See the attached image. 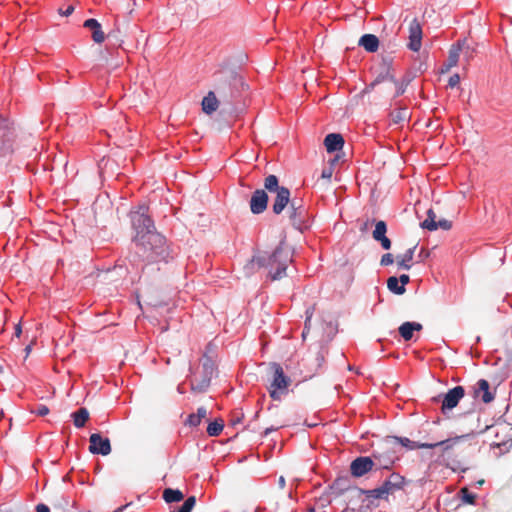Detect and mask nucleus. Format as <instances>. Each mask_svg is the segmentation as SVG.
Returning a JSON list of instances; mask_svg holds the SVG:
<instances>
[{"label":"nucleus","mask_w":512,"mask_h":512,"mask_svg":"<svg viewBox=\"0 0 512 512\" xmlns=\"http://www.w3.org/2000/svg\"><path fill=\"white\" fill-rule=\"evenodd\" d=\"M130 220L135 235L132 239L134 251L126 257L128 262L136 269L144 264L168 262L172 258L169 246L165 237L156 231L148 208L141 205L132 210Z\"/></svg>","instance_id":"obj_1"},{"label":"nucleus","mask_w":512,"mask_h":512,"mask_svg":"<svg viewBox=\"0 0 512 512\" xmlns=\"http://www.w3.org/2000/svg\"><path fill=\"white\" fill-rule=\"evenodd\" d=\"M256 259L260 266L267 270V277L272 281L285 277L286 270L292 262V251L287 245L280 243L273 252L258 251Z\"/></svg>","instance_id":"obj_2"},{"label":"nucleus","mask_w":512,"mask_h":512,"mask_svg":"<svg viewBox=\"0 0 512 512\" xmlns=\"http://www.w3.org/2000/svg\"><path fill=\"white\" fill-rule=\"evenodd\" d=\"M216 370L215 362L207 355L201 360V371L193 374L190 380L191 389L197 392H204L210 386L211 379Z\"/></svg>","instance_id":"obj_3"},{"label":"nucleus","mask_w":512,"mask_h":512,"mask_svg":"<svg viewBox=\"0 0 512 512\" xmlns=\"http://www.w3.org/2000/svg\"><path fill=\"white\" fill-rule=\"evenodd\" d=\"M272 379L268 387L270 397L273 400H279L281 394L285 393L291 383V379L285 375L280 364L273 362L270 364Z\"/></svg>","instance_id":"obj_4"},{"label":"nucleus","mask_w":512,"mask_h":512,"mask_svg":"<svg viewBox=\"0 0 512 512\" xmlns=\"http://www.w3.org/2000/svg\"><path fill=\"white\" fill-rule=\"evenodd\" d=\"M373 74L375 76L373 85H379L386 81H394L395 69L393 66V60L385 57L373 67Z\"/></svg>","instance_id":"obj_5"},{"label":"nucleus","mask_w":512,"mask_h":512,"mask_svg":"<svg viewBox=\"0 0 512 512\" xmlns=\"http://www.w3.org/2000/svg\"><path fill=\"white\" fill-rule=\"evenodd\" d=\"M465 390L462 386H456L450 389L446 394H444L442 399L441 411L443 414H446L448 411L455 408L459 401L464 397Z\"/></svg>","instance_id":"obj_6"},{"label":"nucleus","mask_w":512,"mask_h":512,"mask_svg":"<svg viewBox=\"0 0 512 512\" xmlns=\"http://www.w3.org/2000/svg\"><path fill=\"white\" fill-rule=\"evenodd\" d=\"M13 129L10 121L0 116V156L10 151Z\"/></svg>","instance_id":"obj_7"},{"label":"nucleus","mask_w":512,"mask_h":512,"mask_svg":"<svg viewBox=\"0 0 512 512\" xmlns=\"http://www.w3.org/2000/svg\"><path fill=\"white\" fill-rule=\"evenodd\" d=\"M409 42L407 47L418 52L422 46V26L417 18H414L409 24Z\"/></svg>","instance_id":"obj_8"},{"label":"nucleus","mask_w":512,"mask_h":512,"mask_svg":"<svg viewBox=\"0 0 512 512\" xmlns=\"http://www.w3.org/2000/svg\"><path fill=\"white\" fill-rule=\"evenodd\" d=\"M89 451L92 454H100L106 456L111 452V444L108 438L102 437L99 433L90 435Z\"/></svg>","instance_id":"obj_9"},{"label":"nucleus","mask_w":512,"mask_h":512,"mask_svg":"<svg viewBox=\"0 0 512 512\" xmlns=\"http://www.w3.org/2000/svg\"><path fill=\"white\" fill-rule=\"evenodd\" d=\"M376 466V462L370 457H357L350 465L351 474L355 477H362Z\"/></svg>","instance_id":"obj_10"},{"label":"nucleus","mask_w":512,"mask_h":512,"mask_svg":"<svg viewBox=\"0 0 512 512\" xmlns=\"http://www.w3.org/2000/svg\"><path fill=\"white\" fill-rule=\"evenodd\" d=\"M268 194L263 189H257L253 192L250 199V210L253 214H261L267 209Z\"/></svg>","instance_id":"obj_11"},{"label":"nucleus","mask_w":512,"mask_h":512,"mask_svg":"<svg viewBox=\"0 0 512 512\" xmlns=\"http://www.w3.org/2000/svg\"><path fill=\"white\" fill-rule=\"evenodd\" d=\"M275 198L272 204V211L274 214H281L290 202V190L287 187H281L277 192H274Z\"/></svg>","instance_id":"obj_12"},{"label":"nucleus","mask_w":512,"mask_h":512,"mask_svg":"<svg viewBox=\"0 0 512 512\" xmlns=\"http://www.w3.org/2000/svg\"><path fill=\"white\" fill-rule=\"evenodd\" d=\"M289 219L293 227L298 230H303L307 228V209L306 207H298L294 208V210H289Z\"/></svg>","instance_id":"obj_13"},{"label":"nucleus","mask_w":512,"mask_h":512,"mask_svg":"<svg viewBox=\"0 0 512 512\" xmlns=\"http://www.w3.org/2000/svg\"><path fill=\"white\" fill-rule=\"evenodd\" d=\"M83 26L91 31V37L95 43H102L105 40V33L98 20L89 18L84 21Z\"/></svg>","instance_id":"obj_14"},{"label":"nucleus","mask_w":512,"mask_h":512,"mask_svg":"<svg viewBox=\"0 0 512 512\" xmlns=\"http://www.w3.org/2000/svg\"><path fill=\"white\" fill-rule=\"evenodd\" d=\"M389 441L392 443L400 444L401 446L405 447L407 450L432 449V445H429V443L412 441L407 437L392 436V437H390Z\"/></svg>","instance_id":"obj_15"},{"label":"nucleus","mask_w":512,"mask_h":512,"mask_svg":"<svg viewBox=\"0 0 512 512\" xmlns=\"http://www.w3.org/2000/svg\"><path fill=\"white\" fill-rule=\"evenodd\" d=\"M324 145L329 153L339 151L344 145L343 136L338 133H330L325 137Z\"/></svg>","instance_id":"obj_16"},{"label":"nucleus","mask_w":512,"mask_h":512,"mask_svg":"<svg viewBox=\"0 0 512 512\" xmlns=\"http://www.w3.org/2000/svg\"><path fill=\"white\" fill-rule=\"evenodd\" d=\"M423 329L422 324L418 322H404L398 328L400 336L405 341H410L413 338V333L415 331H421Z\"/></svg>","instance_id":"obj_17"},{"label":"nucleus","mask_w":512,"mask_h":512,"mask_svg":"<svg viewBox=\"0 0 512 512\" xmlns=\"http://www.w3.org/2000/svg\"><path fill=\"white\" fill-rule=\"evenodd\" d=\"M475 389V396L481 397L484 403H490L494 399V394L489 390V382L485 379L478 380Z\"/></svg>","instance_id":"obj_18"},{"label":"nucleus","mask_w":512,"mask_h":512,"mask_svg":"<svg viewBox=\"0 0 512 512\" xmlns=\"http://www.w3.org/2000/svg\"><path fill=\"white\" fill-rule=\"evenodd\" d=\"M367 52H376L379 48V39L373 34H364L358 42Z\"/></svg>","instance_id":"obj_19"},{"label":"nucleus","mask_w":512,"mask_h":512,"mask_svg":"<svg viewBox=\"0 0 512 512\" xmlns=\"http://www.w3.org/2000/svg\"><path fill=\"white\" fill-rule=\"evenodd\" d=\"M404 484V477L399 473L390 474L389 478L383 482V486L388 490V493L391 494L395 490L401 489Z\"/></svg>","instance_id":"obj_20"},{"label":"nucleus","mask_w":512,"mask_h":512,"mask_svg":"<svg viewBox=\"0 0 512 512\" xmlns=\"http://www.w3.org/2000/svg\"><path fill=\"white\" fill-rule=\"evenodd\" d=\"M416 247L417 246H413L407 249L402 255L397 256V264L399 268L409 270L412 267Z\"/></svg>","instance_id":"obj_21"},{"label":"nucleus","mask_w":512,"mask_h":512,"mask_svg":"<svg viewBox=\"0 0 512 512\" xmlns=\"http://www.w3.org/2000/svg\"><path fill=\"white\" fill-rule=\"evenodd\" d=\"M218 106V99L212 91H210L202 100V109L207 114H212L215 112Z\"/></svg>","instance_id":"obj_22"},{"label":"nucleus","mask_w":512,"mask_h":512,"mask_svg":"<svg viewBox=\"0 0 512 512\" xmlns=\"http://www.w3.org/2000/svg\"><path fill=\"white\" fill-rule=\"evenodd\" d=\"M461 48L456 43L453 44L449 50L448 59L445 64V70L448 71L458 64Z\"/></svg>","instance_id":"obj_23"},{"label":"nucleus","mask_w":512,"mask_h":512,"mask_svg":"<svg viewBox=\"0 0 512 512\" xmlns=\"http://www.w3.org/2000/svg\"><path fill=\"white\" fill-rule=\"evenodd\" d=\"M465 435L462 436H456L453 438H449L446 440H442L435 443H429V445H432V448L441 447L444 452L454 448L456 444H458L460 441L465 439Z\"/></svg>","instance_id":"obj_24"},{"label":"nucleus","mask_w":512,"mask_h":512,"mask_svg":"<svg viewBox=\"0 0 512 512\" xmlns=\"http://www.w3.org/2000/svg\"><path fill=\"white\" fill-rule=\"evenodd\" d=\"M456 44L460 46L464 59L467 62L470 61L475 53L474 46L467 39H460Z\"/></svg>","instance_id":"obj_25"},{"label":"nucleus","mask_w":512,"mask_h":512,"mask_svg":"<svg viewBox=\"0 0 512 512\" xmlns=\"http://www.w3.org/2000/svg\"><path fill=\"white\" fill-rule=\"evenodd\" d=\"M72 418L75 427L82 428L84 427L86 421L89 419V412L86 408L82 407L72 413Z\"/></svg>","instance_id":"obj_26"},{"label":"nucleus","mask_w":512,"mask_h":512,"mask_svg":"<svg viewBox=\"0 0 512 512\" xmlns=\"http://www.w3.org/2000/svg\"><path fill=\"white\" fill-rule=\"evenodd\" d=\"M183 498H184L183 493L178 489L166 488L163 491V499L167 503L179 502V501L183 500Z\"/></svg>","instance_id":"obj_27"},{"label":"nucleus","mask_w":512,"mask_h":512,"mask_svg":"<svg viewBox=\"0 0 512 512\" xmlns=\"http://www.w3.org/2000/svg\"><path fill=\"white\" fill-rule=\"evenodd\" d=\"M207 415V410L206 408L204 407H199L197 409V413L195 414H190L187 418V421H186V424L190 425V426H198L202 419L205 418Z\"/></svg>","instance_id":"obj_28"},{"label":"nucleus","mask_w":512,"mask_h":512,"mask_svg":"<svg viewBox=\"0 0 512 512\" xmlns=\"http://www.w3.org/2000/svg\"><path fill=\"white\" fill-rule=\"evenodd\" d=\"M423 229H427L429 231L437 230L436 226V214L433 209L427 210V218L420 224Z\"/></svg>","instance_id":"obj_29"},{"label":"nucleus","mask_w":512,"mask_h":512,"mask_svg":"<svg viewBox=\"0 0 512 512\" xmlns=\"http://www.w3.org/2000/svg\"><path fill=\"white\" fill-rule=\"evenodd\" d=\"M264 187L271 193L277 192L281 189L282 186L279 185L278 177L271 174L268 175L264 180Z\"/></svg>","instance_id":"obj_30"},{"label":"nucleus","mask_w":512,"mask_h":512,"mask_svg":"<svg viewBox=\"0 0 512 512\" xmlns=\"http://www.w3.org/2000/svg\"><path fill=\"white\" fill-rule=\"evenodd\" d=\"M399 283L400 282H399L398 278L395 276H392V277H389L387 280V287L392 293L397 294V295H402L406 291V289L403 285H401Z\"/></svg>","instance_id":"obj_31"},{"label":"nucleus","mask_w":512,"mask_h":512,"mask_svg":"<svg viewBox=\"0 0 512 512\" xmlns=\"http://www.w3.org/2000/svg\"><path fill=\"white\" fill-rule=\"evenodd\" d=\"M261 268H263V266H260V264L258 263L255 253L253 257L244 265L243 270L246 276H250L256 273Z\"/></svg>","instance_id":"obj_32"},{"label":"nucleus","mask_w":512,"mask_h":512,"mask_svg":"<svg viewBox=\"0 0 512 512\" xmlns=\"http://www.w3.org/2000/svg\"><path fill=\"white\" fill-rule=\"evenodd\" d=\"M408 117V111L406 108H398L390 113L392 123L400 124L404 122Z\"/></svg>","instance_id":"obj_33"},{"label":"nucleus","mask_w":512,"mask_h":512,"mask_svg":"<svg viewBox=\"0 0 512 512\" xmlns=\"http://www.w3.org/2000/svg\"><path fill=\"white\" fill-rule=\"evenodd\" d=\"M373 457L375 459L376 462V465L378 466L377 468H384V469H389L393 463H394V458L393 457H386V456H383V455H378L376 453L373 454Z\"/></svg>","instance_id":"obj_34"},{"label":"nucleus","mask_w":512,"mask_h":512,"mask_svg":"<svg viewBox=\"0 0 512 512\" xmlns=\"http://www.w3.org/2000/svg\"><path fill=\"white\" fill-rule=\"evenodd\" d=\"M366 494L367 497L374 499H384L389 495L388 490L385 489L383 484L375 489L368 490Z\"/></svg>","instance_id":"obj_35"},{"label":"nucleus","mask_w":512,"mask_h":512,"mask_svg":"<svg viewBox=\"0 0 512 512\" xmlns=\"http://www.w3.org/2000/svg\"><path fill=\"white\" fill-rule=\"evenodd\" d=\"M224 428V424L222 420H215L210 422L207 427V434L209 436H218Z\"/></svg>","instance_id":"obj_36"},{"label":"nucleus","mask_w":512,"mask_h":512,"mask_svg":"<svg viewBox=\"0 0 512 512\" xmlns=\"http://www.w3.org/2000/svg\"><path fill=\"white\" fill-rule=\"evenodd\" d=\"M387 232V225L384 221H377L375 224V229L372 233L374 240H378L379 238H384Z\"/></svg>","instance_id":"obj_37"},{"label":"nucleus","mask_w":512,"mask_h":512,"mask_svg":"<svg viewBox=\"0 0 512 512\" xmlns=\"http://www.w3.org/2000/svg\"><path fill=\"white\" fill-rule=\"evenodd\" d=\"M391 82L395 86L394 98L399 97L405 93L406 88L408 86H406L401 80L396 79V77L394 76V81H391Z\"/></svg>","instance_id":"obj_38"},{"label":"nucleus","mask_w":512,"mask_h":512,"mask_svg":"<svg viewBox=\"0 0 512 512\" xmlns=\"http://www.w3.org/2000/svg\"><path fill=\"white\" fill-rule=\"evenodd\" d=\"M32 413H34L38 416H41V417L46 416L49 413V408L44 404H38L32 410Z\"/></svg>","instance_id":"obj_39"},{"label":"nucleus","mask_w":512,"mask_h":512,"mask_svg":"<svg viewBox=\"0 0 512 512\" xmlns=\"http://www.w3.org/2000/svg\"><path fill=\"white\" fill-rule=\"evenodd\" d=\"M230 79V85L233 86V88H236L238 85L244 86V82L242 80V77L237 75L236 73H231L229 76Z\"/></svg>","instance_id":"obj_40"},{"label":"nucleus","mask_w":512,"mask_h":512,"mask_svg":"<svg viewBox=\"0 0 512 512\" xmlns=\"http://www.w3.org/2000/svg\"><path fill=\"white\" fill-rule=\"evenodd\" d=\"M461 492L463 493V500L464 502L468 504H473L475 502V495L468 492V490L462 489Z\"/></svg>","instance_id":"obj_41"},{"label":"nucleus","mask_w":512,"mask_h":512,"mask_svg":"<svg viewBox=\"0 0 512 512\" xmlns=\"http://www.w3.org/2000/svg\"><path fill=\"white\" fill-rule=\"evenodd\" d=\"M393 262H394L393 255H392L391 253H386V254H384V255L381 257L380 264H381L382 266H388V265L393 264Z\"/></svg>","instance_id":"obj_42"},{"label":"nucleus","mask_w":512,"mask_h":512,"mask_svg":"<svg viewBox=\"0 0 512 512\" xmlns=\"http://www.w3.org/2000/svg\"><path fill=\"white\" fill-rule=\"evenodd\" d=\"M287 207H288V211H289V210H294V208L305 207V206L303 205V201L301 199H291L290 198V202Z\"/></svg>","instance_id":"obj_43"},{"label":"nucleus","mask_w":512,"mask_h":512,"mask_svg":"<svg viewBox=\"0 0 512 512\" xmlns=\"http://www.w3.org/2000/svg\"><path fill=\"white\" fill-rule=\"evenodd\" d=\"M437 229L441 228L443 230H449L452 227V223L449 220L441 219L436 221Z\"/></svg>","instance_id":"obj_44"},{"label":"nucleus","mask_w":512,"mask_h":512,"mask_svg":"<svg viewBox=\"0 0 512 512\" xmlns=\"http://www.w3.org/2000/svg\"><path fill=\"white\" fill-rule=\"evenodd\" d=\"M459 83H460V76H459V74H453L452 76H450V78L448 80L449 87L454 88Z\"/></svg>","instance_id":"obj_45"},{"label":"nucleus","mask_w":512,"mask_h":512,"mask_svg":"<svg viewBox=\"0 0 512 512\" xmlns=\"http://www.w3.org/2000/svg\"><path fill=\"white\" fill-rule=\"evenodd\" d=\"M415 78V75L412 73V72H407L400 80L406 85L408 86L412 81L413 79Z\"/></svg>","instance_id":"obj_46"},{"label":"nucleus","mask_w":512,"mask_h":512,"mask_svg":"<svg viewBox=\"0 0 512 512\" xmlns=\"http://www.w3.org/2000/svg\"><path fill=\"white\" fill-rule=\"evenodd\" d=\"M377 241L381 243L383 249L389 250L391 248V240L387 236L379 238Z\"/></svg>","instance_id":"obj_47"},{"label":"nucleus","mask_w":512,"mask_h":512,"mask_svg":"<svg viewBox=\"0 0 512 512\" xmlns=\"http://www.w3.org/2000/svg\"><path fill=\"white\" fill-rule=\"evenodd\" d=\"M333 169L331 167L324 168L321 173V178L330 180L332 177Z\"/></svg>","instance_id":"obj_48"},{"label":"nucleus","mask_w":512,"mask_h":512,"mask_svg":"<svg viewBox=\"0 0 512 512\" xmlns=\"http://www.w3.org/2000/svg\"><path fill=\"white\" fill-rule=\"evenodd\" d=\"M184 504L190 508V510L193 509V507L195 506L196 504V498L195 496H190L188 497L185 501H184Z\"/></svg>","instance_id":"obj_49"},{"label":"nucleus","mask_w":512,"mask_h":512,"mask_svg":"<svg viewBox=\"0 0 512 512\" xmlns=\"http://www.w3.org/2000/svg\"><path fill=\"white\" fill-rule=\"evenodd\" d=\"M398 280H399L400 284L405 287V285L409 283L410 277L407 274H402V275H400Z\"/></svg>","instance_id":"obj_50"},{"label":"nucleus","mask_w":512,"mask_h":512,"mask_svg":"<svg viewBox=\"0 0 512 512\" xmlns=\"http://www.w3.org/2000/svg\"><path fill=\"white\" fill-rule=\"evenodd\" d=\"M49 511H50L49 507L45 504L40 503L36 506V512H49Z\"/></svg>","instance_id":"obj_51"},{"label":"nucleus","mask_w":512,"mask_h":512,"mask_svg":"<svg viewBox=\"0 0 512 512\" xmlns=\"http://www.w3.org/2000/svg\"><path fill=\"white\" fill-rule=\"evenodd\" d=\"M313 315V309H307L306 310V320H305V328L307 327L308 322H310L311 317Z\"/></svg>","instance_id":"obj_52"},{"label":"nucleus","mask_w":512,"mask_h":512,"mask_svg":"<svg viewBox=\"0 0 512 512\" xmlns=\"http://www.w3.org/2000/svg\"><path fill=\"white\" fill-rule=\"evenodd\" d=\"M278 484H279V487L281 489H283L286 485V481H285V478L283 476H280L279 477V480H278Z\"/></svg>","instance_id":"obj_53"},{"label":"nucleus","mask_w":512,"mask_h":512,"mask_svg":"<svg viewBox=\"0 0 512 512\" xmlns=\"http://www.w3.org/2000/svg\"><path fill=\"white\" fill-rule=\"evenodd\" d=\"M192 510H190L189 507H187L184 503L182 504V506L178 509L177 512H191Z\"/></svg>","instance_id":"obj_54"},{"label":"nucleus","mask_w":512,"mask_h":512,"mask_svg":"<svg viewBox=\"0 0 512 512\" xmlns=\"http://www.w3.org/2000/svg\"><path fill=\"white\" fill-rule=\"evenodd\" d=\"M73 11H74L73 6H69V7H67V9L65 10L64 15H65V16H68V15L72 14V12H73Z\"/></svg>","instance_id":"obj_55"},{"label":"nucleus","mask_w":512,"mask_h":512,"mask_svg":"<svg viewBox=\"0 0 512 512\" xmlns=\"http://www.w3.org/2000/svg\"><path fill=\"white\" fill-rule=\"evenodd\" d=\"M377 85H373V81L366 87L365 91L369 92L373 90Z\"/></svg>","instance_id":"obj_56"},{"label":"nucleus","mask_w":512,"mask_h":512,"mask_svg":"<svg viewBox=\"0 0 512 512\" xmlns=\"http://www.w3.org/2000/svg\"><path fill=\"white\" fill-rule=\"evenodd\" d=\"M377 85H373V81L366 87L365 91L369 92L373 90Z\"/></svg>","instance_id":"obj_57"},{"label":"nucleus","mask_w":512,"mask_h":512,"mask_svg":"<svg viewBox=\"0 0 512 512\" xmlns=\"http://www.w3.org/2000/svg\"><path fill=\"white\" fill-rule=\"evenodd\" d=\"M276 430H277V427H270V428H267V429L265 430V433H264V434H265V435H268V434H270L271 432L276 431Z\"/></svg>","instance_id":"obj_58"},{"label":"nucleus","mask_w":512,"mask_h":512,"mask_svg":"<svg viewBox=\"0 0 512 512\" xmlns=\"http://www.w3.org/2000/svg\"><path fill=\"white\" fill-rule=\"evenodd\" d=\"M15 334H16L17 337H19L20 334H21V327H20L19 324L16 325V327H15Z\"/></svg>","instance_id":"obj_59"},{"label":"nucleus","mask_w":512,"mask_h":512,"mask_svg":"<svg viewBox=\"0 0 512 512\" xmlns=\"http://www.w3.org/2000/svg\"><path fill=\"white\" fill-rule=\"evenodd\" d=\"M177 391L180 393V394H183L184 393V388H183V385L182 384H179L178 387H177Z\"/></svg>","instance_id":"obj_60"},{"label":"nucleus","mask_w":512,"mask_h":512,"mask_svg":"<svg viewBox=\"0 0 512 512\" xmlns=\"http://www.w3.org/2000/svg\"><path fill=\"white\" fill-rule=\"evenodd\" d=\"M441 398V395L437 396V397H434L433 398V401H439V399Z\"/></svg>","instance_id":"obj_61"},{"label":"nucleus","mask_w":512,"mask_h":512,"mask_svg":"<svg viewBox=\"0 0 512 512\" xmlns=\"http://www.w3.org/2000/svg\"><path fill=\"white\" fill-rule=\"evenodd\" d=\"M122 510H123V508L121 507V508L116 509V510H115V511H113V512H122Z\"/></svg>","instance_id":"obj_62"},{"label":"nucleus","mask_w":512,"mask_h":512,"mask_svg":"<svg viewBox=\"0 0 512 512\" xmlns=\"http://www.w3.org/2000/svg\"><path fill=\"white\" fill-rule=\"evenodd\" d=\"M310 512H314V509H311Z\"/></svg>","instance_id":"obj_63"},{"label":"nucleus","mask_w":512,"mask_h":512,"mask_svg":"<svg viewBox=\"0 0 512 512\" xmlns=\"http://www.w3.org/2000/svg\"><path fill=\"white\" fill-rule=\"evenodd\" d=\"M341 512H348V511H347V510H343V511H341Z\"/></svg>","instance_id":"obj_64"}]
</instances>
